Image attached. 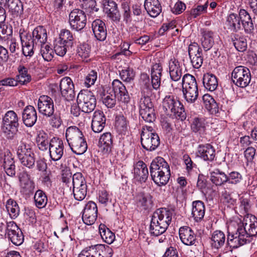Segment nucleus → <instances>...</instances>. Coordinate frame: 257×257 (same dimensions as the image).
Instances as JSON below:
<instances>
[{
  "label": "nucleus",
  "mask_w": 257,
  "mask_h": 257,
  "mask_svg": "<svg viewBox=\"0 0 257 257\" xmlns=\"http://www.w3.org/2000/svg\"><path fill=\"white\" fill-rule=\"evenodd\" d=\"M141 145L147 151L155 150L160 144V140L157 133H150L149 132H144L141 134Z\"/></svg>",
  "instance_id": "2eb2a0df"
},
{
  "label": "nucleus",
  "mask_w": 257,
  "mask_h": 257,
  "mask_svg": "<svg viewBox=\"0 0 257 257\" xmlns=\"http://www.w3.org/2000/svg\"><path fill=\"white\" fill-rule=\"evenodd\" d=\"M202 99L205 104V108L211 113H215L218 112V104L210 95H204Z\"/></svg>",
  "instance_id": "603ef678"
},
{
  "label": "nucleus",
  "mask_w": 257,
  "mask_h": 257,
  "mask_svg": "<svg viewBox=\"0 0 257 257\" xmlns=\"http://www.w3.org/2000/svg\"><path fill=\"white\" fill-rule=\"evenodd\" d=\"M202 34V45L205 51L209 50L214 44L213 33L210 31L204 30Z\"/></svg>",
  "instance_id": "09e8293b"
},
{
  "label": "nucleus",
  "mask_w": 257,
  "mask_h": 257,
  "mask_svg": "<svg viewBox=\"0 0 257 257\" xmlns=\"http://www.w3.org/2000/svg\"><path fill=\"white\" fill-rule=\"evenodd\" d=\"M114 95L117 96L118 99L124 103L130 101V96L125 86L118 79H115L112 83Z\"/></svg>",
  "instance_id": "4be33fe9"
},
{
  "label": "nucleus",
  "mask_w": 257,
  "mask_h": 257,
  "mask_svg": "<svg viewBox=\"0 0 257 257\" xmlns=\"http://www.w3.org/2000/svg\"><path fill=\"white\" fill-rule=\"evenodd\" d=\"M183 97L189 103H194L199 95L198 87L196 78L190 74H185L182 81Z\"/></svg>",
  "instance_id": "423d86ee"
},
{
  "label": "nucleus",
  "mask_w": 257,
  "mask_h": 257,
  "mask_svg": "<svg viewBox=\"0 0 257 257\" xmlns=\"http://www.w3.org/2000/svg\"><path fill=\"white\" fill-rule=\"evenodd\" d=\"M227 183L231 184H237L242 179V175L238 172L232 171L227 175Z\"/></svg>",
  "instance_id": "69168bd1"
},
{
  "label": "nucleus",
  "mask_w": 257,
  "mask_h": 257,
  "mask_svg": "<svg viewBox=\"0 0 257 257\" xmlns=\"http://www.w3.org/2000/svg\"><path fill=\"white\" fill-rule=\"evenodd\" d=\"M257 234V218L251 214H247L243 218L242 224H237V228L233 231L231 226L228 228L227 244L235 248L245 244L247 238Z\"/></svg>",
  "instance_id": "f257e3e1"
},
{
  "label": "nucleus",
  "mask_w": 257,
  "mask_h": 257,
  "mask_svg": "<svg viewBox=\"0 0 257 257\" xmlns=\"http://www.w3.org/2000/svg\"><path fill=\"white\" fill-rule=\"evenodd\" d=\"M112 249L108 246L97 244L83 249L78 257H111Z\"/></svg>",
  "instance_id": "f8f14e48"
},
{
  "label": "nucleus",
  "mask_w": 257,
  "mask_h": 257,
  "mask_svg": "<svg viewBox=\"0 0 257 257\" xmlns=\"http://www.w3.org/2000/svg\"><path fill=\"white\" fill-rule=\"evenodd\" d=\"M210 180L216 186H222L227 183V176L223 171L219 169H215L210 171Z\"/></svg>",
  "instance_id": "58836bf2"
},
{
  "label": "nucleus",
  "mask_w": 257,
  "mask_h": 257,
  "mask_svg": "<svg viewBox=\"0 0 257 257\" xmlns=\"http://www.w3.org/2000/svg\"><path fill=\"white\" fill-rule=\"evenodd\" d=\"M173 211L166 208L157 209L153 214L150 225V232L154 236L164 233L172 219Z\"/></svg>",
  "instance_id": "f03ea898"
},
{
  "label": "nucleus",
  "mask_w": 257,
  "mask_h": 257,
  "mask_svg": "<svg viewBox=\"0 0 257 257\" xmlns=\"http://www.w3.org/2000/svg\"><path fill=\"white\" fill-rule=\"evenodd\" d=\"M62 42L65 43L66 46L72 47L73 45V37L72 33L68 30H62L57 39Z\"/></svg>",
  "instance_id": "13d9d810"
},
{
  "label": "nucleus",
  "mask_w": 257,
  "mask_h": 257,
  "mask_svg": "<svg viewBox=\"0 0 257 257\" xmlns=\"http://www.w3.org/2000/svg\"><path fill=\"white\" fill-rule=\"evenodd\" d=\"M169 70L172 80L175 81L180 80L182 75V69L179 61L175 58L171 59L169 61Z\"/></svg>",
  "instance_id": "473e14b6"
},
{
  "label": "nucleus",
  "mask_w": 257,
  "mask_h": 257,
  "mask_svg": "<svg viewBox=\"0 0 257 257\" xmlns=\"http://www.w3.org/2000/svg\"><path fill=\"white\" fill-rule=\"evenodd\" d=\"M72 181L74 198L78 201L83 200L87 192V186L84 177L82 173L77 172L73 175Z\"/></svg>",
  "instance_id": "1a4fd4ad"
},
{
  "label": "nucleus",
  "mask_w": 257,
  "mask_h": 257,
  "mask_svg": "<svg viewBox=\"0 0 257 257\" xmlns=\"http://www.w3.org/2000/svg\"><path fill=\"white\" fill-rule=\"evenodd\" d=\"M6 5L14 16H18L23 12V5L20 0H8Z\"/></svg>",
  "instance_id": "49530a36"
},
{
  "label": "nucleus",
  "mask_w": 257,
  "mask_h": 257,
  "mask_svg": "<svg viewBox=\"0 0 257 257\" xmlns=\"http://www.w3.org/2000/svg\"><path fill=\"white\" fill-rule=\"evenodd\" d=\"M39 112L47 117L52 116L54 111L52 99L47 95L41 96L38 101Z\"/></svg>",
  "instance_id": "a211bd4d"
},
{
  "label": "nucleus",
  "mask_w": 257,
  "mask_h": 257,
  "mask_svg": "<svg viewBox=\"0 0 257 257\" xmlns=\"http://www.w3.org/2000/svg\"><path fill=\"white\" fill-rule=\"evenodd\" d=\"M77 104L82 112L90 113L95 108L96 100L91 91L83 90L80 91L77 98Z\"/></svg>",
  "instance_id": "9d476101"
},
{
  "label": "nucleus",
  "mask_w": 257,
  "mask_h": 257,
  "mask_svg": "<svg viewBox=\"0 0 257 257\" xmlns=\"http://www.w3.org/2000/svg\"><path fill=\"white\" fill-rule=\"evenodd\" d=\"M138 203L145 210L150 209L153 206L152 196L149 194L140 193L137 196Z\"/></svg>",
  "instance_id": "8fccbe9b"
},
{
  "label": "nucleus",
  "mask_w": 257,
  "mask_h": 257,
  "mask_svg": "<svg viewBox=\"0 0 257 257\" xmlns=\"http://www.w3.org/2000/svg\"><path fill=\"white\" fill-rule=\"evenodd\" d=\"M98 209L96 204L93 201L88 202L83 209L82 220L88 225L93 224L97 217Z\"/></svg>",
  "instance_id": "dca6fc26"
},
{
  "label": "nucleus",
  "mask_w": 257,
  "mask_h": 257,
  "mask_svg": "<svg viewBox=\"0 0 257 257\" xmlns=\"http://www.w3.org/2000/svg\"><path fill=\"white\" fill-rule=\"evenodd\" d=\"M203 83L205 88L210 91L215 90L218 86L217 78L212 74H205L203 77Z\"/></svg>",
  "instance_id": "37998d69"
},
{
  "label": "nucleus",
  "mask_w": 257,
  "mask_h": 257,
  "mask_svg": "<svg viewBox=\"0 0 257 257\" xmlns=\"http://www.w3.org/2000/svg\"><path fill=\"white\" fill-rule=\"evenodd\" d=\"M140 114L155 113L154 104L149 97H141L139 102Z\"/></svg>",
  "instance_id": "a19ab883"
},
{
  "label": "nucleus",
  "mask_w": 257,
  "mask_h": 257,
  "mask_svg": "<svg viewBox=\"0 0 257 257\" xmlns=\"http://www.w3.org/2000/svg\"><path fill=\"white\" fill-rule=\"evenodd\" d=\"M3 160V166L6 174L11 177H13L16 174V168L15 161L11 155H5Z\"/></svg>",
  "instance_id": "ea45409f"
},
{
  "label": "nucleus",
  "mask_w": 257,
  "mask_h": 257,
  "mask_svg": "<svg viewBox=\"0 0 257 257\" xmlns=\"http://www.w3.org/2000/svg\"><path fill=\"white\" fill-rule=\"evenodd\" d=\"M19 124L16 113L13 111H8L3 118V124L2 129L7 136L8 139H13L14 135L18 132Z\"/></svg>",
  "instance_id": "6e6552de"
},
{
  "label": "nucleus",
  "mask_w": 257,
  "mask_h": 257,
  "mask_svg": "<svg viewBox=\"0 0 257 257\" xmlns=\"http://www.w3.org/2000/svg\"><path fill=\"white\" fill-rule=\"evenodd\" d=\"M66 138L72 151L76 155L84 154L87 149V144L82 132L73 126L67 128Z\"/></svg>",
  "instance_id": "20e7f679"
},
{
  "label": "nucleus",
  "mask_w": 257,
  "mask_h": 257,
  "mask_svg": "<svg viewBox=\"0 0 257 257\" xmlns=\"http://www.w3.org/2000/svg\"><path fill=\"white\" fill-rule=\"evenodd\" d=\"M225 238V235L222 231L220 230L215 231L211 237V247L216 249L220 248L224 245Z\"/></svg>",
  "instance_id": "79ce46f5"
},
{
  "label": "nucleus",
  "mask_w": 257,
  "mask_h": 257,
  "mask_svg": "<svg viewBox=\"0 0 257 257\" xmlns=\"http://www.w3.org/2000/svg\"><path fill=\"white\" fill-rule=\"evenodd\" d=\"M91 25L93 34L96 39L100 41H104L107 35L105 23L102 21L97 19L92 22Z\"/></svg>",
  "instance_id": "c85d7f7f"
},
{
  "label": "nucleus",
  "mask_w": 257,
  "mask_h": 257,
  "mask_svg": "<svg viewBox=\"0 0 257 257\" xmlns=\"http://www.w3.org/2000/svg\"><path fill=\"white\" fill-rule=\"evenodd\" d=\"M179 237L182 243L186 245H192L196 242V235L189 226L181 227L179 231Z\"/></svg>",
  "instance_id": "5701e85b"
},
{
  "label": "nucleus",
  "mask_w": 257,
  "mask_h": 257,
  "mask_svg": "<svg viewBox=\"0 0 257 257\" xmlns=\"http://www.w3.org/2000/svg\"><path fill=\"white\" fill-rule=\"evenodd\" d=\"M32 37L36 45L45 44L47 40V31L43 26H38L33 30Z\"/></svg>",
  "instance_id": "e433bc0d"
},
{
  "label": "nucleus",
  "mask_w": 257,
  "mask_h": 257,
  "mask_svg": "<svg viewBox=\"0 0 257 257\" xmlns=\"http://www.w3.org/2000/svg\"><path fill=\"white\" fill-rule=\"evenodd\" d=\"M6 208L12 219H15L19 216L20 208L17 203L14 200L10 199L7 201Z\"/></svg>",
  "instance_id": "864d4df0"
},
{
  "label": "nucleus",
  "mask_w": 257,
  "mask_h": 257,
  "mask_svg": "<svg viewBox=\"0 0 257 257\" xmlns=\"http://www.w3.org/2000/svg\"><path fill=\"white\" fill-rule=\"evenodd\" d=\"M99 231L102 239L107 244H111L114 240V234L104 224L99 225Z\"/></svg>",
  "instance_id": "de8ad7c7"
},
{
  "label": "nucleus",
  "mask_w": 257,
  "mask_h": 257,
  "mask_svg": "<svg viewBox=\"0 0 257 257\" xmlns=\"http://www.w3.org/2000/svg\"><path fill=\"white\" fill-rule=\"evenodd\" d=\"M191 129L195 133H197L201 136L206 134V123L203 117H195L191 123Z\"/></svg>",
  "instance_id": "f704fd0d"
},
{
  "label": "nucleus",
  "mask_w": 257,
  "mask_h": 257,
  "mask_svg": "<svg viewBox=\"0 0 257 257\" xmlns=\"http://www.w3.org/2000/svg\"><path fill=\"white\" fill-rule=\"evenodd\" d=\"M104 10L107 16L113 22L118 23L120 20V14L117 4L112 1H108L104 5Z\"/></svg>",
  "instance_id": "2f4dec72"
},
{
  "label": "nucleus",
  "mask_w": 257,
  "mask_h": 257,
  "mask_svg": "<svg viewBox=\"0 0 257 257\" xmlns=\"http://www.w3.org/2000/svg\"><path fill=\"white\" fill-rule=\"evenodd\" d=\"M34 200L36 206L39 208L44 207L47 203V197L41 190H37L34 195Z\"/></svg>",
  "instance_id": "4d7b16f0"
},
{
  "label": "nucleus",
  "mask_w": 257,
  "mask_h": 257,
  "mask_svg": "<svg viewBox=\"0 0 257 257\" xmlns=\"http://www.w3.org/2000/svg\"><path fill=\"white\" fill-rule=\"evenodd\" d=\"M240 23L246 34H252L254 31V25L249 13L244 9L239 11Z\"/></svg>",
  "instance_id": "bb28decb"
},
{
  "label": "nucleus",
  "mask_w": 257,
  "mask_h": 257,
  "mask_svg": "<svg viewBox=\"0 0 257 257\" xmlns=\"http://www.w3.org/2000/svg\"><path fill=\"white\" fill-rule=\"evenodd\" d=\"M208 6V2H206L203 5H198L196 8L191 10V15L194 18H196L201 14L207 13Z\"/></svg>",
  "instance_id": "338daca9"
},
{
  "label": "nucleus",
  "mask_w": 257,
  "mask_h": 257,
  "mask_svg": "<svg viewBox=\"0 0 257 257\" xmlns=\"http://www.w3.org/2000/svg\"><path fill=\"white\" fill-rule=\"evenodd\" d=\"M6 232L8 237L14 244L20 245L23 242L24 236L23 232L14 221L6 222Z\"/></svg>",
  "instance_id": "4468645a"
},
{
  "label": "nucleus",
  "mask_w": 257,
  "mask_h": 257,
  "mask_svg": "<svg viewBox=\"0 0 257 257\" xmlns=\"http://www.w3.org/2000/svg\"><path fill=\"white\" fill-rule=\"evenodd\" d=\"M150 170L152 179L156 185L162 186L167 184L171 175L170 166L163 158L154 159Z\"/></svg>",
  "instance_id": "7ed1b4c3"
},
{
  "label": "nucleus",
  "mask_w": 257,
  "mask_h": 257,
  "mask_svg": "<svg viewBox=\"0 0 257 257\" xmlns=\"http://www.w3.org/2000/svg\"><path fill=\"white\" fill-rule=\"evenodd\" d=\"M20 38L22 46V52L25 56L31 57L34 54L35 43L32 40L31 35L24 30H20Z\"/></svg>",
  "instance_id": "6ab92c4d"
},
{
  "label": "nucleus",
  "mask_w": 257,
  "mask_h": 257,
  "mask_svg": "<svg viewBox=\"0 0 257 257\" xmlns=\"http://www.w3.org/2000/svg\"><path fill=\"white\" fill-rule=\"evenodd\" d=\"M72 47H67L65 43L56 39L54 43V50L56 54L60 56H63L67 51H69Z\"/></svg>",
  "instance_id": "bf43d9fd"
},
{
  "label": "nucleus",
  "mask_w": 257,
  "mask_h": 257,
  "mask_svg": "<svg viewBox=\"0 0 257 257\" xmlns=\"http://www.w3.org/2000/svg\"><path fill=\"white\" fill-rule=\"evenodd\" d=\"M135 178L140 183H145L149 176L147 165L142 161H138L134 166Z\"/></svg>",
  "instance_id": "a878e982"
},
{
  "label": "nucleus",
  "mask_w": 257,
  "mask_h": 257,
  "mask_svg": "<svg viewBox=\"0 0 257 257\" xmlns=\"http://www.w3.org/2000/svg\"><path fill=\"white\" fill-rule=\"evenodd\" d=\"M97 73L96 71L91 70L86 77L84 83L87 87H89L94 84L97 77Z\"/></svg>",
  "instance_id": "774afa93"
},
{
  "label": "nucleus",
  "mask_w": 257,
  "mask_h": 257,
  "mask_svg": "<svg viewBox=\"0 0 257 257\" xmlns=\"http://www.w3.org/2000/svg\"><path fill=\"white\" fill-rule=\"evenodd\" d=\"M64 144L62 140L53 138L50 141L49 154L52 160L57 161L60 160L64 154Z\"/></svg>",
  "instance_id": "f3484780"
},
{
  "label": "nucleus",
  "mask_w": 257,
  "mask_h": 257,
  "mask_svg": "<svg viewBox=\"0 0 257 257\" xmlns=\"http://www.w3.org/2000/svg\"><path fill=\"white\" fill-rule=\"evenodd\" d=\"M231 76L233 83L242 88L247 86L251 80L250 70L242 66L236 67L232 72Z\"/></svg>",
  "instance_id": "9b49d317"
},
{
  "label": "nucleus",
  "mask_w": 257,
  "mask_h": 257,
  "mask_svg": "<svg viewBox=\"0 0 257 257\" xmlns=\"http://www.w3.org/2000/svg\"><path fill=\"white\" fill-rule=\"evenodd\" d=\"M34 146L32 142L23 138L17 149V156L21 164L29 169L33 168L35 165Z\"/></svg>",
  "instance_id": "39448f33"
},
{
  "label": "nucleus",
  "mask_w": 257,
  "mask_h": 257,
  "mask_svg": "<svg viewBox=\"0 0 257 257\" xmlns=\"http://www.w3.org/2000/svg\"><path fill=\"white\" fill-rule=\"evenodd\" d=\"M121 7L123 10V19L126 24L132 22L131 11L128 1L124 0L121 2Z\"/></svg>",
  "instance_id": "680f3d73"
},
{
  "label": "nucleus",
  "mask_w": 257,
  "mask_h": 257,
  "mask_svg": "<svg viewBox=\"0 0 257 257\" xmlns=\"http://www.w3.org/2000/svg\"><path fill=\"white\" fill-rule=\"evenodd\" d=\"M162 71L163 67L161 64L155 63L153 65L151 69V86L153 90H158L160 88Z\"/></svg>",
  "instance_id": "cd10ccee"
},
{
  "label": "nucleus",
  "mask_w": 257,
  "mask_h": 257,
  "mask_svg": "<svg viewBox=\"0 0 257 257\" xmlns=\"http://www.w3.org/2000/svg\"><path fill=\"white\" fill-rule=\"evenodd\" d=\"M106 118L103 112L100 110H95L93 113L91 128L94 133H100L102 131L105 125Z\"/></svg>",
  "instance_id": "b1692460"
},
{
  "label": "nucleus",
  "mask_w": 257,
  "mask_h": 257,
  "mask_svg": "<svg viewBox=\"0 0 257 257\" xmlns=\"http://www.w3.org/2000/svg\"><path fill=\"white\" fill-rule=\"evenodd\" d=\"M41 48V53L44 60L49 61L53 58V50L48 45L42 44Z\"/></svg>",
  "instance_id": "0e129e2a"
},
{
  "label": "nucleus",
  "mask_w": 257,
  "mask_h": 257,
  "mask_svg": "<svg viewBox=\"0 0 257 257\" xmlns=\"http://www.w3.org/2000/svg\"><path fill=\"white\" fill-rule=\"evenodd\" d=\"M163 108L166 113H171L182 121L186 118V113L182 103L173 95L166 96L162 102Z\"/></svg>",
  "instance_id": "0eeeda50"
},
{
  "label": "nucleus",
  "mask_w": 257,
  "mask_h": 257,
  "mask_svg": "<svg viewBox=\"0 0 257 257\" xmlns=\"http://www.w3.org/2000/svg\"><path fill=\"white\" fill-rule=\"evenodd\" d=\"M62 95L67 100H71L75 97L74 84L71 79L65 77L61 79L59 84Z\"/></svg>",
  "instance_id": "412c9836"
},
{
  "label": "nucleus",
  "mask_w": 257,
  "mask_h": 257,
  "mask_svg": "<svg viewBox=\"0 0 257 257\" xmlns=\"http://www.w3.org/2000/svg\"><path fill=\"white\" fill-rule=\"evenodd\" d=\"M197 155L204 161H212L215 157V150L209 144L200 145L197 148Z\"/></svg>",
  "instance_id": "393cba45"
},
{
  "label": "nucleus",
  "mask_w": 257,
  "mask_h": 257,
  "mask_svg": "<svg viewBox=\"0 0 257 257\" xmlns=\"http://www.w3.org/2000/svg\"><path fill=\"white\" fill-rule=\"evenodd\" d=\"M205 211V205L202 201L197 200L192 202V214L195 221L199 222L204 218Z\"/></svg>",
  "instance_id": "c9c22d12"
},
{
  "label": "nucleus",
  "mask_w": 257,
  "mask_h": 257,
  "mask_svg": "<svg viewBox=\"0 0 257 257\" xmlns=\"http://www.w3.org/2000/svg\"><path fill=\"white\" fill-rule=\"evenodd\" d=\"M121 79L127 82H131L134 79L135 72L133 68L127 67L119 71Z\"/></svg>",
  "instance_id": "052dcab7"
},
{
  "label": "nucleus",
  "mask_w": 257,
  "mask_h": 257,
  "mask_svg": "<svg viewBox=\"0 0 257 257\" xmlns=\"http://www.w3.org/2000/svg\"><path fill=\"white\" fill-rule=\"evenodd\" d=\"M87 21L85 12L79 9L71 11L69 15V23L72 29L80 31L86 26Z\"/></svg>",
  "instance_id": "ddd939ff"
},
{
  "label": "nucleus",
  "mask_w": 257,
  "mask_h": 257,
  "mask_svg": "<svg viewBox=\"0 0 257 257\" xmlns=\"http://www.w3.org/2000/svg\"><path fill=\"white\" fill-rule=\"evenodd\" d=\"M99 149L103 154H107L111 152L112 145V136L110 133L103 134L99 141Z\"/></svg>",
  "instance_id": "4c0bfd02"
},
{
  "label": "nucleus",
  "mask_w": 257,
  "mask_h": 257,
  "mask_svg": "<svg viewBox=\"0 0 257 257\" xmlns=\"http://www.w3.org/2000/svg\"><path fill=\"white\" fill-rule=\"evenodd\" d=\"M37 143L40 150L43 151L47 150L49 147L50 143L47 134L43 131L40 132L37 138Z\"/></svg>",
  "instance_id": "5fc2aeb1"
},
{
  "label": "nucleus",
  "mask_w": 257,
  "mask_h": 257,
  "mask_svg": "<svg viewBox=\"0 0 257 257\" xmlns=\"http://www.w3.org/2000/svg\"><path fill=\"white\" fill-rule=\"evenodd\" d=\"M142 97H149L154 94L153 89L150 83L149 76L145 73L141 74L140 79Z\"/></svg>",
  "instance_id": "7c9ffc66"
},
{
  "label": "nucleus",
  "mask_w": 257,
  "mask_h": 257,
  "mask_svg": "<svg viewBox=\"0 0 257 257\" xmlns=\"http://www.w3.org/2000/svg\"><path fill=\"white\" fill-rule=\"evenodd\" d=\"M19 74L16 76V80L18 83L19 82L22 84H25L31 80V76L28 73V69L24 66L20 65L18 68Z\"/></svg>",
  "instance_id": "3c124183"
},
{
  "label": "nucleus",
  "mask_w": 257,
  "mask_h": 257,
  "mask_svg": "<svg viewBox=\"0 0 257 257\" xmlns=\"http://www.w3.org/2000/svg\"><path fill=\"white\" fill-rule=\"evenodd\" d=\"M144 7L152 17H156L162 11V7L158 0H145Z\"/></svg>",
  "instance_id": "72a5a7b5"
},
{
  "label": "nucleus",
  "mask_w": 257,
  "mask_h": 257,
  "mask_svg": "<svg viewBox=\"0 0 257 257\" xmlns=\"http://www.w3.org/2000/svg\"><path fill=\"white\" fill-rule=\"evenodd\" d=\"M115 128L119 134L125 135L128 132V121L123 115L115 117Z\"/></svg>",
  "instance_id": "a18cd8bd"
},
{
  "label": "nucleus",
  "mask_w": 257,
  "mask_h": 257,
  "mask_svg": "<svg viewBox=\"0 0 257 257\" xmlns=\"http://www.w3.org/2000/svg\"><path fill=\"white\" fill-rule=\"evenodd\" d=\"M90 53V47L86 43L80 44L77 49V54L82 61L87 62Z\"/></svg>",
  "instance_id": "6e6d98bb"
},
{
  "label": "nucleus",
  "mask_w": 257,
  "mask_h": 257,
  "mask_svg": "<svg viewBox=\"0 0 257 257\" xmlns=\"http://www.w3.org/2000/svg\"><path fill=\"white\" fill-rule=\"evenodd\" d=\"M226 24L229 29L233 32H237L241 29L239 15L231 13L227 18Z\"/></svg>",
  "instance_id": "c03bdc74"
},
{
  "label": "nucleus",
  "mask_w": 257,
  "mask_h": 257,
  "mask_svg": "<svg viewBox=\"0 0 257 257\" xmlns=\"http://www.w3.org/2000/svg\"><path fill=\"white\" fill-rule=\"evenodd\" d=\"M233 41L234 47L238 51L243 52L246 50L247 42L244 37L237 36L234 37V39Z\"/></svg>",
  "instance_id": "e2e57ef3"
},
{
  "label": "nucleus",
  "mask_w": 257,
  "mask_h": 257,
  "mask_svg": "<svg viewBox=\"0 0 257 257\" xmlns=\"http://www.w3.org/2000/svg\"><path fill=\"white\" fill-rule=\"evenodd\" d=\"M188 53L193 67L196 69L199 68L203 61L201 48L197 43H192L189 46Z\"/></svg>",
  "instance_id": "aec40b11"
},
{
  "label": "nucleus",
  "mask_w": 257,
  "mask_h": 257,
  "mask_svg": "<svg viewBox=\"0 0 257 257\" xmlns=\"http://www.w3.org/2000/svg\"><path fill=\"white\" fill-rule=\"evenodd\" d=\"M23 121L27 126H32L36 122L37 115L35 108L32 105L25 107L23 112Z\"/></svg>",
  "instance_id": "c756f323"
}]
</instances>
